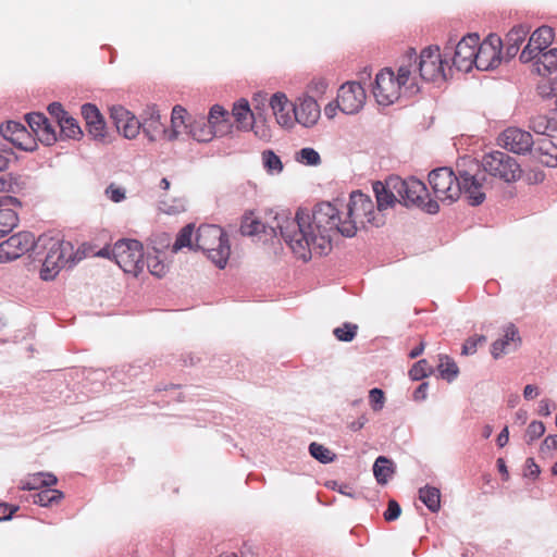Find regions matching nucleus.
<instances>
[{"label":"nucleus","mask_w":557,"mask_h":557,"mask_svg":"<svg viewBox=\"0 0 557 557\" xmlns=\"http://www.w3.org/2000/svg\"><path fill=\"white\" fill-rule=\"evenodd\" d=\"M383 224L384 218L375 211L372 199L356 190L350 194L345 212L334 203L320 202L311 212L299 209L295 216L285 210L276 212L269 226L280 233L298 259L308 261L312 253L322 256L331 251L336 234L352 237L360 228Z\"/></svg>","instance_id":"f257e3e1"},{"label":"nucleus","mask_w":557,"mask_h":557,"mask_svg":"<svg viewBox=\"0 0 557 557\" xmlns=\"http://www.w3.org/2000/svg\"><path fill=\"white\" fill-rule=\"evenodd\" d=\"M458 175L449 168H438L430 172L429 183L435 197L441 201L453 202L462 194L471 206L481 205L486 197L490 182L480 172L476 162L463 159L457 164Z\"/></svg>","instance_id":"f03ea898"},{"label":"nucleus","mask_w":557,"mask_h":557,"mask_svg":"<svg viewBox=\"0 0 557 557\" xmlns=\"http://www.w3.org/2000/svg\"><path fill=\"white\" fill-rule=\"evenodd\" d=\"M403 90L408 95L419 91L413 49L404 55L397 75L388 67L376 74L373 95L379 104L389 106L399 99Z\"/></svg>","instance_id":"7ed1b4c3"},{"label":"nucleus","mask_w":557,"mask_h":557,"mask_svg":"<svg viewBox=\"0 0 557 557\" xmlns=\"http://www.w3.org/2000/svg\"><path fill=\"white\" fill-rule=\"evenodd\" d=\"M46 250L40 270L45 281L53 280L67 263L75 264L74 247L70 242L57 237L41 235L36 240V251Z\"/></svg>","instance_id":"20e7f679"},{"label":"nucleus","mask_w":557,"mask_h":557,"mask_svg":"<svg viewBox=\"0 0 557 557\" xmlns=\"http://www.w3.org/2000/svg\"><path fill=\"white\" fill-rule=\"evenodd\" d=\"M196 249L206 252L219 269H224L231 256V245L227 234L214 224L200 225L196 233Z\"/></svg>","instance_id":"39448f33"},{"label":"nucleus","mask_w":557,"mask_h":557,"mask_svg":"<svg viewBox=\"0 0 557 557\" xmlns=\"http://www.w3.org/2000/svg\"><path fill=\"white\" fill-rule=\"evenodd\" d=\"M388 185L396 190L399 198L398 202L406 207H418L430 214L438 212L437 201L429 199L428 188L422 181L416 177L389 176Z\"/></svg>","instance_id":"423d86ee"},{"label":"nucleus","mask_w":557,"mask_h":557,"mask_svg":"<svg viewBox=\"0 0 557 557\" xmlns=\"http://www.w3.org/2000/svg\"><path fill=\"white\" fill-rule=\"evenodd\" d=\"M112 258L127 274L138 276L145 269V253L136 239H120L112 247Z\"/></svg>","instance_id":"0eeeda50"},{"label":"nucleus","mask_w":557,"mask_h":557,"mask_svg":"<svg viewBox=\"0 0 557 557\" xmlns=\"http://www.w3.org/2000/svg\"><path fill=\"white\" fill-rule=\"evenodd\" d=\"M481 165L485 176L487 173L507 183L517 181L521 174L517 160L503 151H492L484 154ZM480 172L482 173V171Z\"/></svg>","instance_id":"6e6552de"},{"label":"nucleus","mask_w":557,"mask_h":557,"mask_svg":"<svg viewBox=\"0 0 557 557\" xmlns=\"http://www.w3.org/2000/svg\"><path fill=\"white\" fill-rule=\"evenodd\" d=\"M479 41L480 38L478 34H468L460 40H457V38H449L444 48L445 57L449 55L448 50L450 51L455 48L453 64L458 71L469 72L472 66L475 65V54Z\"/></svg>","instance_id":"1a4fd4ad"},{"label":"nucleus","mask_w":557,"mask_h":557,"mask_svg":"<svg viewBox=\"0 0 557 557\" xmlns=\"http://www.w3.org/2000/svg\"><path fill=\"white\" fill-rule=\"evenodd\" d=\"M414 59L417 60L416 53ZM444 63L437 46L426 47L421 51L419 62L416 61V73L419 72V76L428 82L445 81Z\"/></svg>","instance_id":"9d476101"},{"label":"nucleus","mask_w":557,"mask_h":557,"mask_svg":"<svg viewBox=\"0 0 557 557\" xmlns=\"http://www.w3.org/2000/svg\"><path fill=\"white\" fill-rule=\"evenodd\" d=\"M366 90L357 82H347L343 84L337 92V107L345 114L358 113L366 102Z\"/></svg>","instance_id":"9b49d317"},{"label":"nucleus","mask_w":557,"mask_h":557,"mask_svg":"<svg viewBox=\"0 0 557 557\" xmlns=\"http://www.w3.org/2000/svg\"><path fill=\"white\" fill-rule=\"evenodd\" d=\"M30 249L36 250V240L32 233L20 232L0 243V263L10 262Z\"/></svg>","instance_id":"f8f14e48"},{"label":"nucleus","mask_w":557,"mask_h":557,"mask_svg":"<svg viewBox=\"0 0 557 557\" xmlns=\"http://www.w3.org/2000/svg\"><path fill=\"white\" fill-rule=\"evenodd\" d=\"M502 40L496 36H488L479 42L475 54V66L480 71L495 69L500 63Z\"/></svg>","instance_id":"ddd939ff"},{"label":"nucleus","mask_w":557,"mask_h":557,"mask_svg":"<svg viewBox=\"0 0 557 557\" xmlns=\"http://www.w3.org/2000/svg\"><path fill=\"white\" fill-rule=\"evenodd\" d=\"M554 40V30L548 26L539 27L530 37L528 45L520 53V61L523 63L531 62L541 52L547 49Z\"/></svg>","instance_id":"4468645a"},{"label":"nucleus","mask_w":557,"mask_h":557,"mask_svg":"<svg viewBox=\"0 0 557 557\" xmlns=\"http://www.w3.org/2000/svg\"><path fill=\"white\" fill-rule=\"evenodd\" d=\"M500 145L517 154L531 151L534 141L532 135L518 127H508L499 136Z\"/></svg>","instance_id":"2eb2a0df"},{"label":"nucleus","mask_w":557,"mask_h":557,"mask_svg":"<svg viewBox=\"0 0 557 557\" xmlns=\"http://www.w3.org/2000/svg\"><path fill=\"white\" fill-rule=\"evenodd\" d=\"M111 117L117 132L127 139L136 138L141 129L138 119L121 106L111 108Z\"/></svg>","instance_id":"dca6fc26"},{"label":"nucleus","mask_w":557,"mask_h":557,"mask_svg":"<svg viewBox=\"0 0 557 557\" xmlns=\"http://www.w3.org/2000/svg\"><path fill=\"white\" fill-rule=\"evenodd\" d=\"M294 121L310 127L314 125L320 116V108L317 100L309 95L298 98V102L293 108Z\"/></svg>","instance_id":"f3484780"},{"label":"nucleus","mask_w":557,"mask_h":557,"mask_svg":"<svg viewBox=\"0 0 557 557\" xmlns=\"http://www.w3.org/2000/svg\"><path fill=\"white\" fill-rule=\"evenodd\" d=\"M0 132L7 140L23 150H33L35 148V143L32 139L29 132L18 122H7L1 125Z\"/></svg>","instance_id":"a211bd4d"},{"label":"nucleus","mask_w":557,"mask_h":557,"mask_svg":"<svg viewBox=\"0 0 557 557\" xmlns=\"http://www.w3.org/2000/svg\"><path fill=\"white\" fill-rule=\"evenodd\" d=\"M536 58L535 71L541 76H552L550 94L557 96V48L541 52Z\"/></svg>","instance_id":"6ab92c4d"},{"label":"nucleus","mask_w":557,"mask_h":557,"mask_svg":"<svg viewBox=\"0 0 557 557\" xmlns=\"http://www.w3.org/2000/svg\"><path fill=\"white\" fill-rule=\"evenodd\" d=\"M520 336L518 329L513 324H508L504 327V335L502 338L492 344L491 354L495 359L516 350L520 345Z\"/></svg>","instance_id":"aec40b11"},{"label":"nucleus","mask_w":557,"mask_h":557,"mask_svg":"<svg viewBox=\"0 0 557 557\" xmlns=\"http://www.w3.org/2000/svg\"><path fill=\"white\" fill-rule=\"evenodd\" d=\"M270 107L276 122L283 127H290L294 124L292 114L294 104L288 101L284 92H275L270 99Z\"/></svg>","instance_id":"412c9836"},{"label":"nucleus","mask_w":557,"mask_h":557,"mask_svg":"<svg viewBox=\"0 0 557 557\" xmlns=\"http://www.w3.org/2000/svg\"><path fill=\"white\" fill-rule=\"evenodd\" d=\"M82 115L86 121L89 135L96 140L103 139L106 136V123L98 108L91 103H85L82 107Z\"/></svg>","instance_id":"4be33fe9"},{"label":"nucleus","mask_w":557,"mask_h":557,"mask_svg":"<svg viewBox=\"0 0 557 557\" xmlns=\"http://www.w3.org/2000/svg\"><path fill=\"white\" fill-rule=\"evenodd\" d=\"M140 123L145 136L150 141H154L161 136L166 138V128L162 122L159 110H157L154 107L149 108L146 111V116Z\"/></svg>","instance_id":"5701e85b"},{"label":"nucleus","mask_w":557,"mask_h":557,"mask_svg":"<svg viewBox=\"0 0 557 557\" xmlns=\"http://www.w3.org/2000/svg\"><path fill=\"white\" fill-rule=\"evenodd\" d=\"M373 191L376 198L377 212L393 207L398 200V196L395 189H392L388 185V178L385 183L380 181L373 183Z\"/></svg>","instance_id":"b1692460"},{"label":"nucleus","mask_w":557,"mask_h":557,"mask_svg":"<svg viewBox=\"0 0 557 557\" xmlns=\"http://www.w3.org/2000/svg\"><path fill=\"white\" fill-rule=\"evenodd\" d=\"M188 133L197 141L208 143L214 136H222L226 133V131L215 129L207 120L201 117L199 120H196L191 125H189Z\"/></svg>","instance_id":"393cba45"},{"label":"nucleus","mask_w":557,"mask_h":557,"mask_svg":"<svg viewBox=\"0 0 557 557\" xmlns=\"http://www.w3.org/2000/svg\"><path fill=\"white\" fill-rule=\"evenodd\" d=\"M58 482L54 474L50 472H37L27 475L21 481L20 488L24 491L39 490L42 487H50Z\"/></svg>","instance_id":"a878e982"},{"label":"nucleus","mask_w":557,"mask_h":557,"mask_svg":"<svg viewBox=\"0 0 557 557\" xmlns=\"http://www.w3.org/2000/svg\"><path fill=\"white\" fill-rule=\"evenodd\" d=\"M186 110L181 106H175L171 114V128L166 129V139L175 140L181 134L189 131V125L186 123Z\"/></svg>","instance_id":"bb28decb"},{"label":"nucleus","mask_w":557,"mask_h":557,"mask_svg":"<svg viewBox=\"0 0 557 557\" xmlns=\"http://www.w3.org/2000/svg\"><path fill=\"white\" fill-rule=\"evenodd\" d=\"M534 151L541 163L550 168L557 166V146L550 139H541Z\"/></svg>","instance_id":"cd10ccee"},{"label":"nucleus","mask_w":557,"mask_h":557,"mask_svg":"<svg viewBox=\"0 0 557 557\" xmlns=\"http://www.w3.org/2000/svg\"><path fill=\"white\" fill-rule=\"evenodd\" d=\"M232 114L238 124L239 129H249L251 120L255 119L253 113L246 99H240L234 103Z\"/></svg>","instance_id":"c85d7f7f"},{"label":"nucleus","mask_w":557,"mask_h":557,"mask_svg":"<svg viewBox=\"0 0 557 557\" xmlns=\"http://www.w3.org/2000/svg\"><path fill=\"white\" fill-rule=\"evenodd\" d=\"M419 499L431 512L441 509V491L435 486L425 485L419 490Z\"/></svg>","instance_id":"c756f323"},{"label":"nucleus","mask_w":557,"mask_h":557,"mask_svg":"<svg viewBox=\"0 0 557 557\" xmlns=\"http://www.w3.org/2000/svg\"><path fill=\"white\" fill-rule=\"evenodd\" d=\"M13 205L0 207V238L9 234L18 223L17 213L12 209Z\"/></svg>","instance_id":"7c9ffc66"},{"label":"nucleus","mask_w":557,"mask_h":557,"mask_svg":"<svg viewBox=\"0 0 557 557\" xmlns=\"http://www.w3.org/2000/svg\"><path fill=\"white\" fill-rule=\"evenodd\" d=\"M373 473L379 484H386L394 473L392 461L380 456L373 465Z\"/></svg>","instance_id":"2f4dec72"},{"label":"nucleus","mask_w":557,"mask_h":557,"mask_svg":"<svg viewBox=\"0 0 557 557\" xmlns=\"http://www.w3.org/2000/svg\"><path fill=\"white\" fill-rule=\"evenodd\" d=\"M63 498V493L59 490L48 488L33 495V503L47 507L58 503Z\"/></svg>","instance_id":"473e14b6"},{"label":"nucleus","mask_w":557,"mask_h":557,"mask_svg":"<svg viewBox=\"0 0 557 557\" xmlns=\"http://www.w3.org/2000/svg\"><path fill=\"white\" fill-rule=\"evenodd\" d=\"M207 121L215 128V129H222V127L225 125L226 127L230 126V121L227 117V111L219 106L215 104L210 109L209 115Z\"/></svg>","instance_id":"72a5a7b5"},{"label":"nucleus","mask_w":557,"mask_h":557,"mask_svg":"<svg viewBox=\"0 0 557 557\" xmlns=\"http://www.w3.org/2000/svg\"><path fill=\"white\" fill-rule=\"evenodd\" d=\"M58 126L60 128L61 135L66 138L77 139L83 134L76 120L69 115L63 117V120H60Z\"/></svg>","instance_id":"f704fd0d"},{"label":"nucleus","mask_w":557,"mask_h":557,"mask_svg":"<svg viewBox=\"0 0 557 557\" xmlns=\"http://www.w3.org/2000/svg\"><path fill=\"white\" fill-rule=\"evenodd\" d=\"M145 267H147L149 272L157 277L164 276L169 269L168 264L159 255L150 253L145 258Z\"/></svg>","instance_id":"c9c22d12"},{"label":"nucleus","mask_w":557,"mask_h":557,"mask_svg":"<svg viewBox=\"0 0 557 557\" xmlns=\"http://www.w3.org/2000/svg\"><path fill=\"white\" fill-rule=\"evenodd\" d=\"M264 225L262 222L259 221L252 212H250L244 215L240 224V232L243 235L252 236L260 233Z\"/></svg>","instance_id":"e433bc0d"},{"label":"nucleus","mask_w":557,"mask_h":557,"mask_svg":"<svg viewBox=\"0 0 557 557\" xmlns=\"http://www.w3.org/2000/svg\"><path fill=\"white\" fill-rule=\"evenodd\" d=\"M262 163L267 172L271 175L280 174L283 171V163L280 157L272 150L262 152Z\"/></svg>","instance_id":"4c0bfd02"},{"label":"nucleus","mask_w":557,"mask_h":557,"mask_svg":"<svg viewBox=\"0 0 557 557\" xmlns=\"http://www.w3.org/2000/svg\"><path fill=\"white\" fill-rule=\"evenodd\" d=\"M193 233H194L193 224H187L186 226H184L180 231V233L176 237V240L172 247V251L177 252L178 250H181L184 247L196 248L191 240Z\"/></svg>","instance_id":"58836bf2"},{"label":"nucleus","mask_w":557,"mask_h":557,"mask_svg":"<svg viewBox=\"0 0 557 557\" xmlns=\"http://www.w3.org/2000/svg\"><path fill=\"white\" fill-rule=\"evenodd\" d=\"M295 160L300 164L309 166H317L321 163V157L319 152L310 147L300 149L296 153Z\"/></svg>","instance_id":"ea45409f"},{"label":"nucleus","mask_w":557,"mask_h":557,"mask_svg":"<svg viewBox=\"0 0 557 557\" xmlns=\"http://www.w3.org/2000/svg\"><path fill=\"white\" fill-rule=\"evenodd\" d=\"M530 29L531 27L524 24L513 26L506 36V44L517 45L520 47L527 35L530 33Z\"/></svg>","instance_id":"a19ab883"},{"label":"nucleus","mask_w":557,"mask_h":557,"mask_svg":"<svg viewBox=\"0 0 557 557\" xmlns=\"http://www.w3.org/2000/svg\"><path fill=\"white\" fill-rule=\"evenodd\" d=\"M438 371L443 379L453 381L458 374L457 364L447 356H443L440 359Z\"/></svg>","instance_id":"79ce46f5"},{"label":"nucleus","mask_w":557,"mask_h":557,"mask_svg":"<svg viewBox=\"0 0 557 557\" xmlns=\"http://www.w3.org/2000/svg\"><path fill=\"white\" fill-rule=\"evenodd\" d=\"M309 451L314 459L322 463H329L333 461L335 457V455L329 448L318 443H311L309 446Z\"/></svg>","instance_id":"37998d69"},{"label":"nucleus","mask_w":557,"mask_h":557,"mask_svg":"<svg viewBox=\"0 0 557 557\" xmlns=\"http://www.w3.org/2000/svg\"><path fill=\"white\" fill-rule=\"evenodd\" d=\"M358 325L352 323H344L342 326L335 327L334 336L341 342H351L357 335Z\"/></svg>","instance_id":"c03bdc74"},{"label":"nucleus","mask_w":557,"mask_h":557,"mask_svg":"<svg viewBox=\"0 0 557 557\" xmlns=\"http://www.w3.org/2000/svg\"><path fill=\"white\" fill-rule=\"evenodd\" d=\"M249 128L252 129L256 137L263 141H269L272 138L271 127L265 123V121L253 119V123H250Z\"/></svg>","instance_id":"a18cd8bd"},{"label":"nucleus","mask_w":557,"mask_h":557,"mask_svg":"<svg viewBox=\"0 0 557 557\" xmlns=\"http://www.w3.org/2000/svg\"><path fill=\"white\" fill-rule=\"evenodd\" d=\"M36 136L42 144L47 146L52 145L57 140L55 128L52 126L48 119L46 120V123L41 126V128L38 131Z\"/></svg>","instance_id":"49530a36"},{"label":"nucleus","mask_w":557,"mask_h":557,"mask_svg":"<svg viewBox=\"0 0 557 557\" xmlns=\"http://www.w3.org/2000/svg\"><path fill=\"white\" fill-rule=\"evenodd\" d=\"M369 404L373 411H381L385 405V395L381 388L374 387L369 391Z\"/></svg>","instance_id":"de8ad7c7"},{"label":"nucleus","mask_w":557,"mask_h":557,"mask_svg":"<svg viewBox=\"0 0 557 557\" xmlns=\"http://www.w3.org/2000/svg\"><path fill=\"white\" fill-rule=\"evenodd\" d=\"M431 372V367L428 361L422 359L413 364L409 371V375L413 381H419L425 377Z\"/></svg>","instance_id":"09e8293b"},{"label":"nucleus","mask_w":557,"mask_h":557,"mask_svg":"<svg viewBox=\"0 0 557 557\" xmlns=\"http://www.w3.org/2000/svg\"><path fill=\"white\" fill-rule=\"evenodd\" d=\"M545 433V425L541 421H532L525 432L528 443H532Z\"/></svg>","instance_id":"8fccbe9b"},{"label":"nucleus","mask_w":557,"mask_h":557,"mask_svg":"<svg viewBox=\"0 0 557 557\" xmlns=\"http://www.w3.org/2000/svg\"><path fill=\"white\" fill-rule=\"evenodd\" d=\"M485 341L486 338L483 335H478L468 338L466 343L462 345V355H473L476 351L478 345L484 343Z\"/></svg>","instance_id":"3c124183"},{"label":"nucleus","mask_w":557,"mask_h":557,"mask_svg":"<svg viewBox=\"0 0 557 557\" xmlns=\"http://www.w3.org/2000/svg\"><path fill=\"white\" fill-rule=\"evenodd\" d=\"M106 196L113 202H121L126 197L125 189L114 184H110L106 188Z\"/></svg>","instance_id":"603ef678"},{"label":"nucleus","mask_w":557,"mask_h":557,"mask_svg":"<svg viewBox=\"0 0 557 557\" xmlns=\"http://www.w3.org/2000/svg\"><path fill=\"white\" fill-rule=\"evenodd\" d=\"M27 123L32 131L37 134L41 126L46 123L47 117L42 113H29L26 116Z\"/></svg>","instance_id":"864d4df0"},{"label":"nucleus","mask_w":557,"mask_h":557,"mask_svg":"<svg viewBox=\"0 0 557 557\" xmlns=\"http://www.w3.org/2000/svg\"><path fill=\"white\" fill-rule=\"evenodd\" d=\"M557 449V435H548L541 444L540 451L543 456L552 458V450Z\"/></svg>","instance_id":"5fc2aeb1"},{"label":"nucleus","mask_w":557,"mask_h":557,"mask_svg":"<svg viewBox=\"0 0 557 557\" xmlns=\"http://www.w3.org/2000/svg\"><path fill=\"white\" fill-rule=\"evenodd\" d=\"M400 513H401V508H400L399 504L396 500L391 499L388 502L387 509L384 512V519L386 521H394V520L398 519Z\"/></svg>","instance_id":"6e6d98bb"},{"label":"nucleus","mask_w":557,"mask_h":557,"mask_svg":"<svg viewBox=\"0 0 557 557\" xmlns=\"http://www.w3.org/2000/svg\"><path fill=\"white\" fill-rule=\"evenodd\" d=\"M309 91L312 92V97L322 96L327 89V83L323 78L313 79L309 86Z\"/></svg>","instance_id":"4d7b16f0"},{"label":"nucleus","mask_w":557,"mask_h":557,"mask_svg":"<svg viewBox=\"0 0 557 557\" xmlns=\"http://www.w3.org/2000/svg\"><path fill=\"white\" fill-rule=\"evenodd\" d=\"M541 473L540 467L535 463L533 458H528L525 461L524 475L536 479Z\"/></svg>","instance_id":"13d9d810"},{"label":"nucleus","mask_w":557,"mask_h":557,"mask_svg":"<svg viewBox=\"0 0 557 557\" xmlns=\"http://www.w3.org/2000/svg\"><path fill=\"white\" fill-rule=\"evenodd\" d=\"M48 111L53 117H55L58 124L60 123V120H63V117L67 115V113L63 110L61 103L59 102H53L49 104Z\"/></svg>","instance_id":"bf43d9fd"},{"label":"nucleus","mask_w":557,"mask_h":557,"mask_svg":"<svg viewBox=\"0 0 557 557\" xmlns=\"http://www.w3.org/2000/svg\"><path fill=\"white\" fill-rule=\"evenodd\" d=\"M17 510L16 506H9L8 504H0V521L9 520Z\"/></svg>","instance_id":"052dcab7"},{"label":"nucleus","mask_w":557,"mask_h":557,"mask_svg":"<svg viewBox=\"0 0 557 557\" xmlns=\"http://www.w3.org/2000/svg\"><path fill=\"white\" fill-rule=\"evenodd\" d=\"M539 395H540V389L536 385L528 384L524 386V389H523L524 399L531 400V399H534L535 397H537Z\"/></svg>","instance_id":"680f3d73"},{"label":"nucleus","mask_w":557,"mask_h":557,"mask_svg":"<svg viewBox=\"0 0 557 557\" xmlns=\"http://www.w3.org/2000/svg\"><path fill=\"white\" fill-rule=\"evenodd\" d=\"M554 408L549 399H542L539 404V413L544 417H548Z\"/></svg>","instance_id":"e2e57ef3"},{"label":"nucleus","mask_w":557,"mask_h":557,"mask_svg":"<svg viewBox=\"0 0 557 557\" xmlns=\"http://www.w3.org/2000/svg\"><path fill=\"white\" fill-rule=\"evenodd\" d=\"M368 417L366 414H361L357 420L350 422L348 428L352 432H357L361 430L368 423Z\"/></svg>","instance_id":"0e129e2a"},{"label":"nucleus","mask_w":557,"mask_h":557,"mask_svg":"<svg viewBox=\"0 0 557 557\" xmlns=\"http://www.w3.org/2000/svg\"><path fill=\"white\" fill-rule=\"evenodd\" d=\"M428 383H422L413 393L414 400H424L426 398Z\"/></svg>","instance_id":"69168bd1"},{"label":"nucleus","mask_w":557,"mask_h":557,"mask_svg":"<svg viewBox=\"0 0 557 557\" xmlns=\"http://www.w3.org/2000/svg\"><path fill=\"white\" fill-rule=\"evenodd\" d=\"M163 206H165L164 202H163ZM184 210H185V206H184V202L181 200L176 201V203L174 206L163 208V211L166 212L168 214H175V213L182 212Z\"/></svg>","instance_id":"338daca9"},{"label":"nucleus","mask_w":557,"mask_h":557,"mask_svg":"<svg viewBox=\"0 0 557 557\" xmlns=\"http://www.w3.org/2000/svg\"><path fill=\"white\" fill-rule=\"evenodd\" d=\"M508 441H509V431H508V428L505 426L502 430V432L498 434L496 442L499 447H504L507 445Z\"/></svg>","instance_id":"774afa93"}]
</instances>
